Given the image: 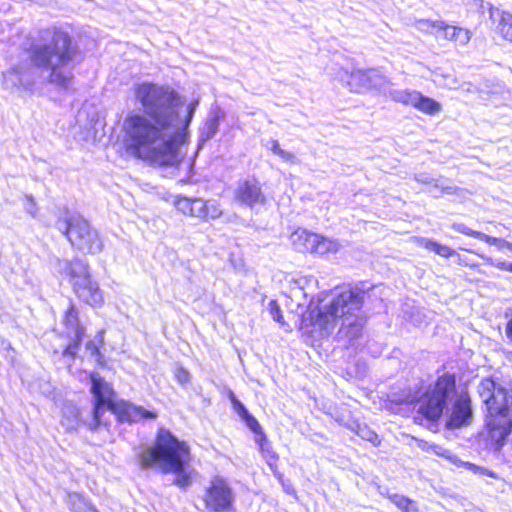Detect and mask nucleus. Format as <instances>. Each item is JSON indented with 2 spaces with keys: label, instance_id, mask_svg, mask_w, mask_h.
Wrapping results in <instances>:
<instances>
[{
  "label": "nucleus",
  "instance_id": "nucleus-11",
  "mask_svg": "<svg viewBox=\"0 0 512 512\" xmlns=\"http://www.w3.org/2000/svg\"><path fill=\"white\" fill-rule=\"evenodd\" d=\"M388 84L387 77L377 69L354 70L348 80L350 90L356 93H364L371 89L383 92Z\"/></svg>",
  "mask_w": 512,
  "mask_h": 512
},
{
  "label": "nucleus",
  "instance_id": "nucleus-28",
  "mask_svg": "<svg viewBox=\"0 0 512 512\" xmlns=\"http://www.w3.org/2000/svg\"><path fill=\"white\" fill-rule=\"evenodd\" d=\"M415 180L423 184H433L434 189L440 190L441 193L453 194L456 190L454 186H445L440 184L438 180H434L427 173H419L415 175Z\"/></svg>",
  "mask_w": 512,
  "mask_h": 512
},
{
  "label": "nucleus",
  "instance_id": "nucleus-39",
  "mask_svg": "<svg viewBox=\"0 0 512 512\" xmlns=\"http://www.w3.org/2000/svg\"><path fill=\"white\" fill-rule=\"evenodd\" d=\"M390 501L396 505L402 512L406 510V508L412 503L413 500L410 498L400 495V494H392L389 496Z\"/></svg>",
  "mask_w": 512,
  "mask_h": 512
},
{
  "label": "nucleus",
  "instance_id": "nucleus-27",
  "mask_svg": "<svg viewBox=\"0 0 512 512\" xmlns=\"http://www.w3.org/2000/svg\"><path fill=\"white\" fill-rule=\"evenodd\" d=\"M414 26L417 30L428 34H433L436 37L443 27V21H431L428 19H418L415 21Z\"/></svg>",
  "mask_w": 512,
  "mask_h": 512
},
{
  "label": "nucleus",
  "instance_id": "nucleus-36",
  "mask_svg": "<svg viewBox=\"0 0 512 512\" xmlns=\"http://www.w3.org/2000/svg\"><path fill=\"white\" fill-rule=\"evenodd\" d=\"M481 241L497 246L499 249L507 248L512 251V243L502 238L492 237L484 233V238H481Z\"/></svg>",
  "mask_w": 512,
  "mask_h": 512
},
{
  "label": "nucleus",
  "instance_id": "nucleus-4",
  "mask_svg": "<svg viewBox=\"0 0 512 512\" xmlns=\"http://www.w3.org/2000/svg\"><path fill=\"white\" fill-rule=\"evenodd\" d=\"M190 449L184 441H180L169 430L161 428L152 447L140 455L141 466L145 469L157 465L164 474L173 473V483L181 489L192 483L188 469Z\"/></svg>",
  "mask_w": 512,
  "mask_h": 512
},
{
  "label": "nucleus",
  "instance_id": "nucleus-50",
  "mask_svg": "<svg viewBox=\"0 0 512 512\" xmlns=\"http://www.w3.org/2000/svg\"><path fill=\"white\" fill-rule=\"evenodd\" d=\"M404 512H420L417 504L412 501V503L406 508Z\"/></svg>",
  "mask_w": 512,
  "mask_h": 512
},
{
  "label": "nucleus",
  "instance_id": "nucleus-46",
  "mask_svg": "<svg viewBox=\"0 0 512 512\" xmlns=\"http://www.w3.org/2000/svg\"><path fill=\"white\" fill-rule=\"evenodd\" d=\"M467 466L469 467V469H471L474 473H478L480 475H486V476H490L492 478H497V475L495 472L491 471V470H488L484 467H479V466H476L475 464H472V463H467Z\"/></svg>",
  "mask_w": 512,
  "mask_h": 512
},
{
  "label": "nucleus",
  "instance_id": "nucleus-16",
  "mask_svg": "<svg viewBox=\"0 0 512 512\" xmlns=\"http://www.w3.org/2000/svg\"><path fill=\"white\" fill-rule=\"evenodd\" d=\"M73 290L81 301L92 307L100 306L103 303L102 291L99 285L92 281L91 278L87 279V283L85 281L83 283L74 284Z\"/></svg>",
  "mask_w": 512,
  "mask_h": 512
},
{
  "label": "nucleus",
  "instance_id": "nucleus-20",
  "mask_svg": "<svg viewBox=\"0 0 512 512\" xmlns=\"http://www.w3.org/2000/svg\"><path fill=\"white\" fill-rule=\"evenodd\" d=\"M437 37L465 45L470 41L471 33L464 28L451 26L443 22V27H441Z\"/></svg>",
  "mask_w": 512,
  "mask_h": 512
},
{
  "label": "nucleus",
  "instance_id": "nucleus-13",
  "mask_svg": "<svg viewBox=\"0 0 512 512\" xmlns=\"http://www.w3.org/2000/svg\"><path fill=\"white\" fill-rule=\"evenodd\" d=\"M234 197L240 205L250 208L257 204H264L266 200L261 185L255 178L238 181Z\"/></svg>",
  "mask_w": 512,
  "mask_h": 512
},
{
  "label": "nucleus",
  "instance_id": "nucleus-14",
  "mask_svg": "<svg viewBox=\"0 0 512 512\" xmlns=\"http://www.w3.org/2000/svg\"><path fill=\"white\" fill-rule=\"evenodd\" d=\"M120 422H138L142 419H155L157 414L155 412L144 409L141 406H136L131 402L120 400L112 410Z\"/></svg>",
  "mask_w": 512,
  "mask_h": 512
},
{
  "label": "nucleus",
  "instance_id": "nucleus-47",
  "mask_svg": "<svg viewBox=\"0 0 512 512\" xmlns=\"http://www.w3.org/2000/svg\"><path fill=\"white\" fill-rule=\"evenodd\" d=\"M283 491L289 495H296V490L290 480L283 481L282 485Z\"/></svg>",
  "mask_w": 512,
  "mask_h": 512
},
{
  "label": "nucleus",
  "instance_id": "nucleus-6",
  "mask_svg": "<svg viewBox=\"0 0 512 512\" xmlns=\"http://www.w3.org/2000/svg\"><path fill=\"white\" fill-rule=\"evenodd\" d=\"M55 227L82 253L94 255L103 250L104 245L98 231L79 214L66 212L64 218H59L55 222Z\"/></svg>",
  "mask_w": 512,
  "mask_h": 512
},
{
  "label": "nucleus",
  "instance_id": "nucleus-42",
  "mask_svg": "<svg viewBox=\"0 0 512 512\" xmlns=\"http://www.w3.org/2000/svg\"><path fill=\"white\" fill-rule=\"evenodd\" d=\"M482 258L486 261L487 264H489L491 266H494L503 271L512 272V263H510V262L493 259V258L487 257V256H482Z\"/></svg>",
  "mask_w": 512,
  "mask_h": 512
},
{
  "label": "nucleus",
  "instance_id": "nucleus-22",
  "mask_svg": "<svg viewBox=\"0 0 512 512\" xmlns=\"http://www.w3.org/2000/svg\"><path fill=\"white\" fill-rule=\"evenodd\" d=\"M219 125H220V116L218 113L212 114L206 119L203 127L200 129V132H199V140H198L199 148H201L207 141H209L216 135V133L219 129Z\"/></svg>",
  "mask_w": 512,
  "mask_h": 512
},
{
  "label": "nucleus",
  "instance_id": "nucleus-21",
  "mask_svg": "<svg viewBox=\"0 0 512 512\" xmlns=\"http://www.w3.org/2000/svg\"><path fill=\"white\" fill-rule=\"evenodd\" d=\"M384 95L388 96L391 100L397 103H401L404 105L413 106L414 100H416L417 91L409 90V89H395L392 88V84H389L385 87L382 92Z\"/></svg>",
  "mask_w": 512,
  "mask_h": 512
},
{
  "label": "nucleus",
  "instance_id": "nucleus-43",
  "mask_svg": "<svg viewBox=\"0 0 512 512\" xmlns=\"http://www.w3.org/2000/svg\"><path fill=\"white\" fill-rule=\"evenodd\" d=\"M174 376L180 385H186L187 383L190 382V379H191V375H190L189 371L181 366H179L175 369Z\"/></svg>",
  "mask_w": 512,
  "mask_h": 512
},
{
  "label": "nucleus",
  "instance_id": "nucleus-30",
  "mask_svg": "<svg viewBox=\"0 0 512 512\" xmlns=\"http://www.w3.org/2000/svg\"><path fill=\"white\" fill-rule=\"evenodd\" d=\"M254 440L258 444L261 453L265 457L268 458V460H267L268 465L271 466L272 465L271 461L275 462L278 460V456L273 451L272 446H271L270 442L268 441L266 434H263V437L261 438V440L259 438H255Z\"/></svg>",
  "mask_w": 512,
  "mask_h": 512
},
{
  "label": "nucleus",
  "instance_id": "nucleus-15",
  "mask_svg": "<svg viewBox=\"0 0 512 512\" xmlns=\"http://www.w3.org/2000/svg\"><path fill=\"white\" fill-rule=\"evenodd\" d=\"M58 266L60 272L69 277L72 286L87 282V279L91 278L88 263L79 258L59 261Z\"/></svg>",
  "mask_w": 512,
  "mask_h": 512
},
{
  "label": "nucleus",
  "instance_id": "nucleus-26",
  "mask_svg": "<svg viewBox=\"0 0 512 512\" xmlns=\"http://www.w3.org/2000/svg\"><path fill=\"white\" fill-rule=\"evenodd\" d=\"M79 424V410L75 405H67L63 410L62 425L67 430H75Z\"/></svg>",
  "mask_w": 512,
  "mask_h": 512
},
{
  "label": "nucleus",
  "instance_id": "nucleus-19",
  "mask_svg": "<svg viewBox=\"0 0 512 512\" xmlns=\"http://www.w3.org/2000/svg\"><path fill=\"white\" fill-rule=\"evenodd\" d=\"M290 239L296 251L301 253H311L313 245L318 241V234L309 232L305 229H298L292 233Z\"/></svg>",
  "mask_w": 512,
  "mask_h": 512
},
{
  "label": "nucleus",
  "instance_id": "nucleus-9",
  "mask_svg": "<svg viewBox=\"0 0 512 512\" xmlns=\"http://www.w3.org/2000/svg\"><path fill=\"white\" fill-rule=\"evenodd\" d=\"M234 493L228 483L220 477L211 481L206 491L205 503L214 512H229L233 509Z\"/></svg>",
  "mask_w": 512,
  "mask_h": 512
},
{
  "label": "nucleus",
  "instance_id": "nucleus-48",
  "mask_svg": "<svg viewBox=\"0 0 512 512\" xmlns=\"http://www.w3.org/2000/svg\"><path fill=\"white\" fill-rule=\"evenodd\" d=\"M505 334L509 342L512 344V317L506 323Z\"/></svg>",
  "mask_w": 512,
  "mask_h": 512
},
{
  "label": "nucleus",
  "instance_id": "nucleus-49",
  "mask_svg": "<svg viewBox=\"0 0 512 512\" xmlns=\"http://www.w3.org/2000/svg\"><path fill=\"white\" fill-rule=\"evenodd\" d=\"M93 341H95L99 346L102 345L104 343V331L100 330Z\"/></svg>",
  "mask_w": 512,
  "mask_h": 512
},
{
  "label": "nucleus",
  "instance_id": "nucleus-3",
  "mask_svg": "<svg viewBox=\"0 0 512 512\" xmlns=\"http://www.w3.org/2000/svg\"><path fill=\"white\" fill-rule=\"evenodd\" d=\"M365 296V290L357 286L334 293L327 305L303 315L302 328L323 338L330 335L340 321L338 337L351 343L360 337L366 322L362 310Z\"/></svg>",
  "mask_w": 512,
  "mask_h": 512
},
{
  "label": "nucleus",
  "instance_id": "nucleus-12",
  "mask_svg": "<svg viewBox=\"0 0 512 512\" xmlns=\"http://www.w3.org/2000/svg\"><path fill=\"white\" fill-rule=\"evenodd\" d=\"M473 418L471 398L468 393H462L453 403L445 427L448 430L460 429L470 425Z\"/></svg>",
  "mask_w": 512,
  "mask_h": 512
},
{
  "label": "nucleus",
  "instance_id": "nucleus-31",
  "mask_svg": "<svg viewBox=\"0 0 512 512\" xmlns=\"http://www.w3.org/2000/svg\"><path fill=\"white\" fill-rule=\"evenodd\" d=\"M356 433L363 440L371 442L374 446H378L380 444L378 434L366 424H357Z\"/></svg>",
  "mask_w": 512,
  "mask_h": 512
},
{
  "label": "nucleus",
  "instance_id": "nucleus-2",
  "mask_svg": "<svg viewBox=\"0 0 512 512\" xmlns=\"http://www.w3.org/2000/svg\"><path fill=\"white\" fill-rule=\"evenodd\" d=\"M23 56L2 73L6 90L32 92L38 83L68 90L74 79V68L80 50L72 36L57 27L29 34L21 43Z\"/></svg>",
  "mask_w": 512,
  "mask_h": 512
},
{
  "label": "nucleus",
  "instance_id": "nucleus-29",
  "mask_svg": "<svg viewBox=\"0 0 512 512\" xmlns=\"http://www.w3.org/2000/svg\"><path fill=\"white\" fill-rule=\"evenodd\" d=\"M424 247L436 253L437 255L444 257V258H450L456 254V251L452 248L442 245L434 240L426 239L424 243Z\"/></svg>",
  "mask_w": 512,
  "mask_h": 512
},
{
  "label": "nucleus",
  "instance_id": "nucleus-44",
  "mask_svg": "<svg viewBox=\"0 0 512 512\" xmlns=\"http://www.w3.org/2000/svg\"><path fill=\"white\" fill-rule=\"evenodd\" d=\"M24 209L33 218L37 216L38 208L32 195L25 196Z\"/></svg>",
  "mask_w": 512,
  "mask_h": 512
},
{
  "label": "nucleus",
  "instance_id": "nucleus-18",
  "mask_svg": "<svg viewBox=\"0 0 512 512\" xmlns=\"http://www.w3.org/2000/svg\"><path fill=\"white\" fill-rule=\"evenodd\" d=\"M490 18L496 24V32L512 43V14L496 8L490 10Z\"/></svg>",
  "mask_w": 512,
  "mask_h": 512
},
{
  "label": "nucleus",
  "instance_id": "nucleus-8",
  "mask_svg": "<svg viewBox=\"0 0 512 512\" xmlns=\"http://www.w3.org/2000/svg\"><path fill=\"white\" fill-rule=\"evenodd\" d=\"M90 382V391L94 398V405L92 419L88 426L90 430L96 431L103 424L102 416L105 413V409L107 408L112 412L118 401L114 399V389L100 374L96 372L91 373Z\"/></svg>",
  "mask_w": 512,
  "mask_h": 512
},
{
  "label": "nucleus",
  "instance_id": "nucleus-23",
  "mask_svg": "<svg viewBox=\"0 0 512 512\" xmlns=\"http://www.w3.org/2000/svg\"><path fill=\"white\" fill-rule=\"evenodd\" d=\"M415 99L416 100H414V104L412 107L425 114L435 115L441 110V105L439 102L435 101L434 99L428 96L423 95L418 91Z\"/></svg>",
  "mask_w": 512,
  "mask_h": 512
},
{
  "label": "nucleus",
  "instance_id": "nucleus-40",
  "mask_svg": "<svg viewBox=\"0 0 512 512\" xmlns=\"http://www.w3.org/2000/svg\"><path fill=\"white\" fill-rule=\"evenodd\" d=\"M229 399L233 405L235 412L241 419L250 413L248 409L245 407V405L240 400L237 399L233 392H230Z\"/></svg>",
  "mask_w": 512,
  "mask_h": 512
},
{
  "label": "nucleus",
  "instance_id": "nucleus-34",
  "mask_svg": "<svg viewBox=\"0 0 512 512\" xmlns=\"http://www.w3.org/2000/svg\"><path fill=\"white\" fill-rule=\"evenodd\" d=\"M271 151L286 162H294L296 159L294 154L283 150L277 140H271Z\"/></svg>",
  "mask_w": 512,
  "mask_h": 512
},
{
  "label": "nucleus",
  "instance_id": "nucleus-38",
  "mask_svg": "<svg viewBox=\"0 0 512 512\" xmlns=\"http://www.w3.org/2000/svg\"><path fill=\"white\" fill-rule=\"evenodd\" d=\"M206 202L200 198L193 199V210L191 211V216L197 217L200 219H205L206 217Z\"/></svg>",
  "mask_w": 512,
  "mask_h": 512
},
{
  "label": "nucleus",
  "instance_id": "nucleus-17",
  "mask_svg": "<svg viewBox=\"0 0 512 512\" xmlns=\"http://www.w3.org/2000/svg\"><path fill=\"white\" fill-rule=\"evenodd\" d=\"M486 427L488 428L489 440L496 446L502 447L510 433V428L507 426V420L503 417L498 418L487 416Z\"/></svg>",
  "mask_w": 512,
  "mask_h": 512
},
{
  "label": "nucleus",
  "instance_id": "nucleus-37",
  "mask_svg": "<svg viewBox=\"0 0 512 512\" xmlns=\"http://www.w3.org/2000/svg\"><path fill=\"white\" fill-rule=\"evenodd\" d=\"M206 217L204 220L217 219L221 216L222 210L216 201H207L205 209Z\"/></svg>",
  "mask_w": 512,
  "mask_h": 512
},
{
  "label": "nucleus",
  "instance_id": "nucleus-33",
  "mask_svg": "<svg viewBox=\"0 0 512 512\" xmlns=\"http://www.w3.org/2000/svg\"><path fill=\"white\" fill-rule=\"evenodd\" d=\"M451 228L458 232V233H461V234H464V235H467V236H471L473 238H476L478 240H481V238H484V233L483 232H480V231H476V230H473L469 227H467L465 224L463 223H453L451 225Z\"/></svg>",
  "mask_w": 512,
  "mask_h": 512
},
{
  "label": "nucleus",
  "instance_id": "nucleus-7",
  "mask_svg": "<svg viewBox=\"0 0 512 512\" xmlns=\"http://www.w3.org/2000/svg\"><path fill=\"white\" fill-rule=\"evenodd\" d=\"M485 404L488 417L506 418L512 408V389L501 385L493 378H484L477 387Z\"/></svg>",
  "mask_w": 512,
  "mask_h": 512
},
{
  "label": "nucleus",
  "instance_id": "nucleus-25",
  "mask_svg": "<svg viewBox=\"0 0 512 512\" xmlns=\"http://www.w3.org/2000/svg\"><path fill=\"white\" fill-rule=\"evenodd\" d=\"M68 504L72 512H98L94 506L77 493L69 495Z\"/></svg>",
  "mask_w": 512,
  "mask_h": 512
},
{
  "label": "nucleus",
  "instance_id": "nucleus-41",
  "mask_svg": "<svg viewBox=\"0 0 512 512\" xmlns=\"http://www.w3.org/2000/svg\"><path fill=\"white\" fill-rule=\"evenodd\" d=\"M268 309L271 317L274 321L283 324V315L280 306L278 305L277 301L271 300L268 304Z\"/></svg>",
  "mask_w": 512,
  "mask_h": 512
},
{
  "label": "nucleus",
  "instance_id": "nucleus-35",
  "mask_svg": "<svg viewBox=\"0 0 512 512\" xmlns=\"http://www.w3.org/2000/svg\"><path fill=\"white\" fill-rule=\"evenodd\" d=\"M175 207L183 214L191 216V211L193 210V199L178 197L175 201Z\"/></svg>",
  "mask_w": 512,
  "mask_h": 512
},
{
  "label": "nucleus",
  "instance_id": "nucleus-1",
  "mask_svg": "<svg viewBox=\"0 0 512 512\" xmlns=\"http://www.w3.org/2000/svg\"><path fill=\"white\" fill-rule=\"evenodd\" d=\"M133 90L142 113L133 112L125 118L127 150L153 166L178 167L182 161L180 146L186 141L199 101L190 102L182 118L181 96L171 86L142 82Z\"/></svg>",
  "mask_w": 512,
  "mask_h": 512
},
{
  "label": "nucleus",
  "instance_id": "nucleus-32",
  "mask_svg": "<svg viewBox=\"0 0 512 512\" xmlns=\"http://www.w3.org/2000/svg\"><path fill=\"white\" fill-rule=\"evenodd\" d=\"M242 420L245 422L246 426L254 433V439L259 438L261 440L265 432L263 431L258 420L251 413L242 418Z\"/></svg>",
  "mask_w": 512,
  "mask_h": 512
},
{
  "label": "nucleus",
  "instance_id": "nucleus-5",
  "mask_svg": "<svg viewBox=\"0 0 512 512\" xmlns=\"http://www.w3.org/2000/svg\"><path fill=\"white\" fill-rule=\"evenodd\" d=\"M456 394V377L451 373H444L434 383L429 384L420 395L409 402L418 403V414L425 420L436 423L448 409L449 403Z\"/></svg>",
  "mask_w": 512,
  "mask_h": 512
},
{
  "label": "nucleus",
  "instance_id": "nucleus-45",
  "mask_svg": "<svg viewBox=\"0 0 512 512\" xmlns=\"http://www.w3.org/2000/svg\"><path fill=\"white\" fill-rule=\"evenodd\" d=\"M86 350L96 359L97 362H101L103 356L100 352V346L95 341H88L86 343Z\"/></svg>",
  "mask_w": 512,
  "mask_h": 512
},
{
  "label": "nucleus",
  "instance_id": "nucleus-10",
  "mask_svg": "<svg viewBox=\"0 0 512 512\" xmlns=\"http://www.w3.org/2000/svg\"><path fill=\"white\" fill-rule=\"evenodd\" d=\"M63 324L66 336L70 339V342L63 350L62 355L74 358L85 336V328L80 324L78 309L72 303H70L64 314Z\"/></svg>",
  "mask_w": 512,
  "mask_h": 512
},
{
  "label": "nucleus",
  "instance_id": "nucleus-24",
  "mask_svg": "<svg viewBox=\"0 0 512 512\" xmlns=\"http://www.w3.org/2000/svg\"><path fill=\"white\" fill-rule=\"evenodd\" d=\"M318 241L315 242L312 254L325 255L328 253H336L339 249V243L335 240L323 237L318 234Z\"/></svg>",
  "mask_w": 512,
  "mask_h": 512
},
{
  "label": "nucleus",
  "instance_id": "nucleus-51",
  "mask_svg": "<svg viewBox=\"0 0 512 512\" xmlns=\"http://www.w3.org/2000/svg\"><path fill=\"white\" fill-rule=\"evenodd\" d=\"M278 481L280 482L281 486L283 485V481H287L288 479H285L284 476L281 473L275 474Z\"/></svg>",
  "mask_w": 512,
  "mask_h": 512
}]
</instances>
